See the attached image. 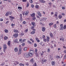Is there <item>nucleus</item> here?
<instances>
[{
    "mask_svg": "<svg viewBox=\"0 0 66 66\" xmlns=\"http://www.w3.org/2000/svg\"><path fill=\"white\" fill-rule=\"evenodd\" d=\"M29 52L33 54H34V51L31 49H30L29 51Z\"/></svg>",
    "mask_w": 66,
    "mask_h": 66,
    "instance_id": "nucleus-1",
    "label": "nucleus"
},
{
    "mask_svg": "<svg viewBox=\"0 0 66 66\" xmlns=\"http://www.w3.org/2000/svg\"><path fill=\"white\" fill-rule=\"evenodd\" d=\"M22 51V50L21 49V48H20L19 49V51L18 52L19 54H20L21 53V52Z\"/></svg>",
    "mask_w": 66,
    "mask_h": 66,
    "instance_id": "nucleus-2",
    "label": "nucleus"
},
{
    "mask_svg": "<svg viewBox=\"0 0 66 66\" xmlns=\"http://www.w3.org/2000/svg\"><path fill=\"white\" fill-rule=\"evenodd\" d=\"M37 13L39 15V16L40 17H42V14L40 13V12L39 11H38L37 12Z\"/></svg>",
    "mask_w": 66,
    "mask_h": 66,
    "instance_id": "nucleus-3",
    "label": "nucleus"
},
{
    "mask_svg": "<svg viewBox=\"0 0 66 66\" xmlns=\"http://www.w3.org/2000/svg\"><path fill=\"white\" fill-rule=\"evenodd\" d=\"M24 56L25 57H28L29 56V54L26 53L25 54H24Z\"/></svg>",
    "mask_w": 66,
    "mask_h": 66,
    "instance_id": "nucleus-4",
    "label": "nucleus"
},
{
    "mask_svg": "<svg viewBox=\"0 0 66 66\" xmlns=\"http://www.w3.org/2000/svg\"><path fill=\"white\" fill-rule=\"evenodd\" d=\"M39 1L40 2H41V3H46V1H44V0H39Z\"/></svg>",
    "mask_w": 66,
    "mask_h": 66,
    "instance_id": "nucleus-5",
    "label": "nucleus"
},
{
    "mask_svg": "<svg viewBox=\"0 0 66 66\" xmlns=\"http://www.w3.org/2000/svg\"><path fill=\"white\" fill-rule=\"evenodd\" d=\"M18 36V34H15L13 35L14 37L15 38L17 37Z\"/></svg>",
    "mask_w": 66,
    "mask_h": 66,
    "instance_id": "nucleus-6",
    "label": "nucleus"
},
{
    "mask_svg": "<svg viewBox=\"0 0 66 66\" xmlns=\"http://www.w3.org/2000/svg\"><path fill=\"white\" fill-rule=\"evenodd\" d=\"M28 54L29 55V56H30V57H31V56H32L33 55V54H32V53H29Z\"/></svg>",
    "mask_w": 66,
    "mask_h": 66,
    "instance_id": "nucleus-7",
    "label": "nucleus"
},
{
    "mask_svg": "<svg viewBox=\"0 0 66 66\" xmlns=\"http://www.w3.org/2000/svg\"><path fill=\"white\" fill-rule=\"evenodd\" d=\"M29 13V11H27L25 13V16H27V15H28Z\"/></svg>",
    "mask_w": 66,
    "mask_h": 66,
    "instance_id": "nucleus-8",
    "label": "nucleus"
},
{
    "mask_svg": "<svg viewBox=\"0 0 66 66\" xmlns=\"http://www.w3.org/2000/svg\"><path fill=\"white\" fill-rule=\"evenodd\" d=\"M14 51H15V52H18V49L17 48L15 47L14 48Z\"/></svg>",
    "mask_w": 66,
    "mask_h": 66,
    "instance_id": "nucleus-9",
    "label": "nucleus"
},
{
    "mask_svg": "<svg viewBox=\"0 0 66 66\" xmlns=\"http://www.w3.org/2000/svg\"><path fill=\"white\" fill-rule=\"evenodd\" d=\"M60 40H62V41H63V42H64V37H62L60 38Z\"/></svg>",
    "mask_w": 66,
    "mask_h": 66,
    "instance_id": "nucleus-10",
    "label": "nucleus"
},
{
    "mask_svg": "<svg viewBox=\"0 0 66 66\" xmlns=\"http://www.w3.org/2000/svg\"><path fill=\"white\" fill-rule=\"evenodd\" d=\"M45 29L46 28H45V27H43L42 28V31H43V32H45Z\"/></svg>",
    "mask_w": 66,
    "mask_h": 66,
    "instance_id": "nucleus-11",
    "label": "nucleus"
},
{
    "mask_svg": "<svg viewBox=\"0 0 66 66\" xmlns=\"http://www.w3.org/2000/svg\"><path fill=\"white\" fill-rule=\"evenodd\" d=\"M51 64L52 65H55V62L54 61H52L51 62Z\"/></svg>",
    "mask_w": 66,
    "mask_h": 66,
    "instance_id": "nucleus-12",
    "label": "nucleus"
},
{
    "mask_svg": "<svg viewBox=\"0 0 66 66\" xmlns=\"http://www.w3.org/2000/svg\"><path fill=\"white\" fill-rule=\"evenodd\" d=\"M7 13L8 14V15H11L12 14V12H7Z\"/></svg>",
    "mask_w": 66,
    "mask_h": 66,
    "instance_id": "nucleus-13",
    "label": "nucleus"
},
{
    "mask_svg": "<svg viewBox=\"0 0 66 66\" xmlns=\"http://www.w3.org/2000/svg\"><path fill=\"white\" fill-rule=\"evenodd\" d=\"M58 17L59 19H61V18H62V15L60 14L58 16Z\"/></svg>",
    "mask_w": 66,
    "mask_h": 66,
    "instance_id": "nucleus-14",
    "label": "nucleus"
},
{
    "mask_svg": "<svg viewBox=\"0 0 66 66\" xmlns=\"http://www.w3.org/2000/svg\"><path fill=\"white\" fill-rule=\"evenodd\" d=\"M19 65L20 66H24V64H22L21 63H20L19 64Z\"/></svg>",
    "mask_w": 66,
    "mask_h": 66,
    "instance_id": "nucleus-15",
    "label": "nucleus"
},
{
    "mask_svg": "<svg viewBox=\"0 0 66 66\" xmlns=\"http://www.w3.org/2000/svg\"><path fill=\"white\" fill-rule=\"evenodd\" d=\"M32 25H33V26L34 27L35 26V23L34 22H32Z\"/></svg>",
    "mask_w": 66,
    "mask_h": 66,
    "instance_id": "nucleus-16",
    "label": "nucleus"
},
{
    "mask_svg": "<svg viewBox=\"0 0 66 66\" xmlns=\"http://www.w3.org/2000/svg\"><path fill=\"white\" fill-rule=\"evenodd\" d=\"M4 48V49H6V46L5 45H3Z\"/></svg>",
    "mask_w": 66,
    "mask_h": 66,
    "instance_id": "nucleus-17",
    "label": "nucleus"
},
{
    "mask_svg": "<svg viewBox=\"0 0 66 66\" xmlns=\"http://www.w3.org/2000/svg\"><path fill=\"white\" fill-rule=\"evenodd\" d=\"M41 61L43 62V63H44V62H47V60H44H44H41Z\"/></svg>",
    "mask_w": 66,
    "mask_h": 66,
    "instance_id": "nucleus-18",
    "label": "nucleus"
},
{
    "mask_svg": "<svg viewBox=\"0 0 66 66\" xmlns=\"http://www.w3.org/2000/svg\"><path fill=\"white\" fill-rule=\"evenodd\" d=\"M4 38L5 40H6V39H7L8 38V37H7L5 36Z\"/></svg>",
    "mask_w": 66,
    "mask_h": 66,
    "instance_id": "nucleus-19",
    "label": "nucleus"
},
{
    "mask_svg": "<svg viewBox=\"0 0 66 66\" xmlns=\"http://www.w3.org/2000/svg\"><path fill=\"white\" fill-rule=\"evenodd\" d=\"M10 18H11L12 19H15V18L14 17L12 16H10Z\"/></svg>",
    "mask_w": 66,
    "mask_h": 66,
    "instance_id": "nucleus-20",
    "label": "nucleus"
},
{
    "mask_svg": "<svg viewBox=\"0 0 66 66\" xmlns=\"http://www.w3.org/2000/svg\"><path fill=\"white\" fill-rule=\"evenodd\" d=\"M10 44H11V41H9L7 43L8 46H10Z\"/></svg>",
    "mask_w": 66,
    "mask_h": 66,
    "instance_id": "nucleus-21",
    "label": "nucleus"
},
{
    "mask_svg": "<svg viewBox=\"0 0 66 66\" xmlns=\"http://www.w3.org/2000/svg\"><path fill=\"white\" fill-rule=\"evenodd\" d=\"M50 36H51V37H53V34H52V33H50Z\"/></svg>",
    "mask_w": 66,
    "mask_h": 66,
    "instance_id": "nucleus-22",
    "label": "nucleus"
},
{
    "mask_svg": "<svg viewBox=\"0 0 66 66\" xmlns=\"http://www.w3.org/2000/svg\"><path fill=\"white\" fill-rule=\"evenodd\" d=\"M44 21V18H42V19L40 20V21Z\"/></svg>",
    "mask_w": 66,
    "mask_h": 66,
    "instance_id": "nucleus-23",
    "label": "nucleus"
},
{
    "mask_svg": "<svg viewBox=\"0 0 66 66\" xmlns=\"http://www.w3.org/2000/svg\"><path fill=\"white\" fill-rule=\"evenodd\" d=\"M4 31L5 33H7L8 32V30L7 29H5Z\"/></svg>",
    "mask_w": 66,
    "mask_h": 66,
    "instance_id": "nucleus-24",
    "label": "nucleus"
},
{
    "mask_svg": "<svg viewBox=\"0 0 66 66\" xmlns=\"http://www.w3.org/2000/svg\"><path fill=\"white\" fill-rule=\"evenodd\" d=\"M22 17H20V21H22L23 20Z\"/></svg>",
    "mask_w": 66,
    "mask_h": 66,
    "instance_id": "nucleus-25",
    "label": "nucleus"
},
{
    "mask_svg": "<svg viewBox=\"0 0 66 66\" xmlns=\"http://www.w3.org/2000/svg\"><path fill=\"white\" fill-rule=\"evenodd\" d=\"M35 13H32L31 15V16L32 17H34V16H35Z\"/></svg>",
    "mask_w": 66,
    "mask_h": 66,
    "instance_id": "nucleus-26",
    "label": "nucleus"
},
{
    "mask_svg": "<svg viewBox=\"0 0 66 66\" xmlns=\"http://www.w3.org/2000/svg\"><path fill=\"white\" fill-rule=\"evenodd\" d=\"M53 24V23H50L49 24V25L50 26H52V24Z\"/></svg>",
    "mask_w": 66,
    "mask_h": 66,
    "instance_id": "nucleus-27",
    "label": "nucleus"
},
{
    "mask_svg": "<svg viewBox=\"0 0 66 66\" xmlns=\"http://www.w3.org/2000/svg\"><path fill=\"white\" fill-rule=\"evenodd\" d=\"M35 33V31H32V32H31V33L32 34H34V33Z\"/></svg>",
    "mask_w": 66,
    "mask_h": 66,
    "instance_id": "nucleus-28",
    "label": "nucleus"
},
{
    "mask_svg": "<svg viewBox=\"0 0 66 66\" xmlns=\"http://www.w3.org/2000/svg\"><path fill=\"white\" fill-rule=\"evenodd\" d=\"M35 8L36 9H38L39 8V7H38V5H36L35 6Z\"/></svg>",
    "mask_w": 66,
    "mask_h": 66,
    "instance_id": "nucleus-29",
    "label": "nucleus"
},
{
    "mask_svg": "<svg viewBox=\"0 0 66 66\" xmlns=\"http://www.w3.org/2000/svg\"><path fill=\"white\" fill-rule=\"evenodd\" d=\"M27 47H25L24 49V51H27Z\"/></svg>",
    "mask_w": 66,
    "mask_h": 66,
    "instance_id": "nucleus-30",
    "label": "nucleus"
},
{
    "mask_svg": "<svg viewBox=\"0 0 66 66\" xmlns=\"http://www.w3.org/2000/svg\"><path fill=\"white\" fill-rule=\"evenodd\" d=\"M29 2L31 3H33V1L32 0H30Z\"/></svg>",
    "mask_w": 66,
    "mask_h": 66,
    "instance_id": "nucleus-31",
    "label": "nucleus"
},
{
    "mask_svg": "<svg viewBox=\"0 0 66 66\" xmlns=\"http://www.w3.org/2000/svg\"><path fill=\"white\" fill-rule=\"evenodd\" d=\"M28 29H26L25 30V32H26L27 33V32H28Z\"/></svg>",
    "mask_w": 66,
    "mask_h": 66,
    "instance_id": "nucleus-32",
    "label": "nucleus"
},
{
    "mask_svg": "<svg viewBox=\"0 0 66 66\" xmlns=\"http://www.w3.org/2000/svg\"><path fill=\"white\" fill-rule=\"evenodd\" d=\"M18 9H19V10H21V9H22V7H18Z\"/></svg>",
    "mask_w": 66,
    "mask_h": 66,
    "instance_id": "nucleus-33",
    "label": "nucleus"
},
{
    "mask_svg": "<svg viewBox=\"0 0 66 66\" xmlns=\"http://www.w3.org/2000/svg\"><path fill=\"white\" fill-rule=\"evenodd\" d=\"M42 43H43L41 42V44H40L41 45H42V46H45L44 44H42Z\"/></svg>",
    "mask_w": 66,
    "mask_h": 66,
    "instance_id": "nucleus-34",
    "label": "nucleus"
},
{
    "mask_svg": "<svg viewBox=\"0 0 66 66\" xmlns=\"http://www.w3.org/2000/svg\"><path fill=\"white\" fill-rule=\"evenodd\" d=\"M49 38H50L49 37H47V39L48 40V41H49Z\"/></svg>",
    "mask_w": 66,
    "mask_h": 66,
    "instance_id": "nucleus-35",
    "label": "nucleus"
},
{
    "mask_svg": "<svg viewBox=\"0 0 66 66\" xmlns=\"http://www.w3.org/2000/svg\"><path fill=\"white\" fill-rule=\"evenodd\" d=\"M26 39H24L22 40V42H21L22 43H23V42H25V40Z\"/></svg>",
    "mask_w": 66,
    "mask_h": 66,
    "instance_id": "nucleus-36",
    "label": "nucleus"
},
{
    "mask_svg": "<svg viewBox=\"0 0 66 66\" xmlns=\"http://www.w3.org/2000/svg\"><path fill=\"white\" fill-rule=\"evenodd\" d=\"M66 28V25H64L63 27L64 29H65Z\"/></svg>",
    "mask_w": 66,
    "mask_h": 66,
    "instance_id": "nucleus-37",
    "label": "nucleus"
},
{
    "mask_svg": "<svg viewBox=\"0 0 66 66\" xmlns=\"http://www.w3.org/2000/svg\"><path fill=\"white\" fill-rule=\"evenodd\" d=\"M34 47H37V44H36L35 43L34 44Z\"/></svg>",
    "mask_w": 66,
    "mask_h": 66,
    "instance_id": "nucleus-38",
    "label": "nucleus"
},
{
    "mask_svg": "<svg viewBox=\"0 0 66 66\" xmlns=\"http://www.w3.org/2000/svg\"><path fill=\"white\" fill-rule=\"evenodd\" d=\"M42 53L41 54V56H42V55H44V52L43 51L42 52Z\"/></svg>",
    "mask_w": 66,
    "mask_h": 66,
    "instance_id": "nucleus-39",
    "label": "nucleus"
},
{
    "mask_svg": "<svg viewBox=\"0 0 66 66\" xmlns=\"http://www.w3.org/2000/svg\"><path fill=\"white\" fill-rule=\"evenodd\" d=\"M29 3H27V7H28V6H29Z\"/></svg>",
    "mask_w": 66,
    "mask_h": 66,
    "instance_id": "nucleus-40",
    "label": "nucleus"
},
{
    "mask_svg": "<svg viewBox=\"0 0 66 66\" xmlns=\"http://www.w3.org/2000/svg\"><path fill=\"white\" fill-rule=\"evenodd\" d=\"M22 14L23 16L24 15V14H25V12L24 11L22 13Z\"/></svg>",
    "mask_w": 66,
    "mask_h": 66,
    "instance_id": "nucleus-41",
    "label": "nucleus"
},
{
    "mask_svg": "<svg viewBox=\"0 0 66 66\" xmlns=\"http://www.w3.org/2000/svg\"><path fill=\"white\" fill-rule=\"evenodd\" d=\"M28 44H31V42H30V41H28Z\"/></svg>",
    "mask_w": 66,
    "mask_h": 66,
    "instance_id": "nucleus-42",
    "label": "nucleus"
},
{
    "mask_svg": "<svg viewBox=\"0 0 66 66\" xmlns=\"http://www.w3.org/2000/svg\"><path fill=\"white\" fill-rule=\"evenodd\" d=\"M36 56H38V54H37V53H35Z\"/></svg>",
    "mask_w": 66,
    "mask_h": 66,
    "instance_id": "nucleus-43",
    "label": "nucleus"
},
{
    "mask_svg": "<svg viewBox=\"0 0 66 66\" xmlns=\"http://www.w3.org/2000/svg\"><path fill=\"white\" fill-rule=\"evenodd\" d=\"M33 60H34V59L33 58H32L30 60V62H33Z\"/></svg>",
    "mask_w": 66,
    "mask_h": 66,
    "instance_id": "nucleus-44",
    "label": "nucleus"
},
{
    "mask_svg": "<svg viewBox=\"0 0 66 66\" xmlns=\"http://www.w3.org/2000/svg\"><path fill=\"white\" fill-rule=\"evenodd\" d=\"M60 30H63V27H61Z\"/></svg>",
    "mask_w": 66,
    "mask_h": 66,
    "instance_id": "nucleus-45",
    "label": "nucleus"
},
{
    "mask_svg": "<svg viewBox=\"0 0 66 66\" xmlns=\"http://www.w3.org/2000/svg\"><path fill=\"white\" fill-rule=\"evenodd\" d=\"M32 19L33 20H35V19H36L35 17L34 16L33 17H32Z\"/></svg>",
    "mask_w": 66,
    "mask_h": 66,
    "instance_id": "nucleus-46",
    "label": "nucleus"
},
{
    "mask_svg": "<svg viewBox=\"0 0 66 66\" xmlns=\"http://www.w3.org/2000/svg\"><path fill=\"white\" fill-rule=\"evenodd\" d=\"M54 28H56V25L55 24L54 25Z\"/></svg>",
    "mask_w": 66,
    "mask_h": 66,
    "instance_id": "nucleus-47",
    "label": "nucleus"
},
{
    "mask_svg": "<svg viewBox=\"0 0 66 66\" xmlns=\"http://www.w3.org/2000/svg\"><path fill=\"white\" fill-rule=\"evenodd\" d=\"M15 62L16 63V64H19V62L17 61H15Z\"/></svg>",
    "mask_w": 66,
    "mask_h": 66,
    "instance_id": "nucleus-48",
    "label": "nucleus"
},
{
    "mask_svg": "<svg viewBox=\"0 0 66 66\" xmlns=\"http://www.w3.org/2000/svg\"><path fill=\"white\" fill-rule=\"evenodd\" d=\"M35 52H37V48L35 49Z\"/></svg>",
    "mask_w": 66,
    "mask_h": 66,
    "instance_id": "nucleus-49",
    "label": "nucleus"
},
{
    "mask_svg": "<svg viewBox=\"0 0 66 66\" xmlns=\"http://www.w3.org/2000/svg\"><path fill=\"white\" fill-rule=\"evenodd\" d=\"M31 7H32V8H33V7H34V5H31Z\"/></svg>",
    "mask_w": 66,
    "mask_h": 66,
    "instance_id": "nucleus-50",
    "label": "nucleus"
},
{
    "mask_svg": "<svg viewBox=\"0 0 66 66\" xmlns=\"http://www.w3.org/2000/svg\"><path fill=\"white\" fill-rule=\"evenodd\" d=\"M19 31H18V30H16V33H19Z\"/></svg>",
    "mask_w": 66,
    "mask_h": 66,
    "instance_id": "nucleus-51",
    "label": "nucleus"
},
{
    "mask_svg": "<svg viewBox=\"0 0 66 66\" xmlns=\"http://www.w3.org/2000/svg\"><path fill=\"white\" fill-rule=\"evenodd\" d=\"M48 52H50V48H48L47 50Z\"/></svg>",
    "mask_w": 66,
    "mask_h": 66,
    "instance_id": "nucleus-52",
    "label": "nucleus"
},
{
    "mask_svg": "<svg viewBox=\"0 0 66 66\" xmlns=\"http://www.w3.org/2000/svg\"><path fill=\"white\" fill-rule=\"evenodd\" d=\"M60 27H63V25L62 24H61L60 25Z\"/></svg>",
    "mask_w": 66,
    "mask_h": 66,
    "instance_id": "nucleus-53",
    "label": "nucleus"
},
{
    "mask_svg": "<svg viewBox=\"0 0 66 66\" xmlns=\"http://www.w3.org/2000/svg\"><path fill=\"white\" fill-rule=\"evenodd\" d=\"M25 45V44L23 43L22 44V46H24Z\"/></svg>",
    "mask_w": 66,
    "mask_h": 66,
    "instance_id": "nucleus-54",
    "label": "nucleus"
},
{
    "mask_svg": "<svg viewBox=\"0 0 66 66\" xmlns=\"http://www.w3.org/2000/svg\"><path fill=\"white\" fill-rule=\"evenodd\" d=\"M26 22L25 21H24L23 22V24H26Z\"/></svg>",
    "mask_w": 66,
    "mask_h": 66,
    "instance_id": "nucleus-55",
    "label": "nucleus"
},
{
    "mask_svg": "<svg viewBox=\"0 0 66 66\" xmlns=\"http://www.w3.org/2000/svg\"><path fill=\"white\" fill-rule=\"evenodd\" d=\"M5 15H6V16H7L9 15V14H8V13H7V12L6 13V14Z\"/></svg>",
    "mask_w": 66,
    "mask_h": 66,
    "instance_id": "nucleus-56",
    "label": "nucleus"
},
{
    "mask_svg": "<svg viewBox=\"0 0 66 66\" xmlns=\"http://www.w3.org/2000/svg\"><path fill=\"white\" fill-rule=\"evenodd\" d=\"M62 9H63V10H65V7H62Z\"/></svg>",
    "mask_w": 66,
    "mask_h": 66,
    "instance_id": "nucleus-57",
    "label": "nucleus"
},
{
    "mask_svg": "<svg viewBox=\"0 0 66 66\" xmlns=\"http://www.w3.org/2000/svg\"><path fill=\"white\" fill-rule=\"evenodd\" d=\"M46 40H46V39H45L44 38V42H46Z\"/></svg>",
    "mask_w": 66,
    "mask_h": 66,
    "instance_id": "nucleus-58",
    "label": "nucleus"
},
{
    "mask_svg": "<svg viewBox=\"0 0 66 66\" xmlns=\"http://www.w3.org/2000/svg\"><path fill=\"white\" fill-rule=\"evenodd\" d=\"M55 17H57V15L56 14H55Z\"/></svg>",
    "mask_w": 66,
    "mask_h": 66,
    "instance_id": "nucleus-59",
    "label": "nucleus"
},
{
    "mask_svg": "<svg viewBox=\"0 0 66 66\" xmlns=\"http://www.w3.org/2000/svg\"><path fill=\"white\" fill-rule=\"evenodd\" d=\"M34 66H37V64H36V63H35L34 65Z\"/></svg>",
    "mask_w": 66,
    "mask_h": 66,
    "instance_id": "nucleus-60",
    "label": "nucleus"
},
{
    "mask_svg": "<svg viewBox=\"0 0 66 66\" xmlns=\"http://www.w3.org/2000/svg\"><path fill=\"white\" fill-rule=\"evenodd\" d=\"M61 14L62 15V16H64V15H65V14H64V13H62Z\"/></svg>",
    "mask_w": 66,
    "mask_h": 66,
    "instance_id": "nucleus-61",
    "label": "nucleus"
},
{
    "mask_svg": "<svg viewBox=\"0 0 66 66\" xmlns=\"http://www.w3.org/2000/svg\"><path fill=\"white\" fill-rule=\"evenodd\" d=\"M57 57L58 59H60V56H57Z\"/></svg>",
    "mask_w": 66,
    "mask_h": 66,
    "instance_id": "nucleus-62",
    "label": "nucleus"
},
{
    "mask_svg": "<svg viewBox=\"0 0 66 66\" xmlns=\"http://www.w3.org/2000/svg\"><path fill=\"white\" fill-rule=\"evenodd\" d=\"M13 31H14V32H15V33L16 32V30L14 29Z\"/></svg>",
    "mask_w": 66,
    "mask_h": 66,
    "instance_id": "nucleus-63",
    "label": "nucleus"
},
{
    "mask_svg": "<svg viewBox=\"0 0 66 66\" xmlns=\"http://www.w3.org/2000/svg\"><path fill=\"white\" fill-rule=\"evenodd\" d=\"M1 37L2 38H3V35H2Z\"/></svg>",
    "mask_w": 66,
    "mask_h": 66,
    "instance_id": "nucleus-64",
    "label": "nucleus"
}]
</instances>
